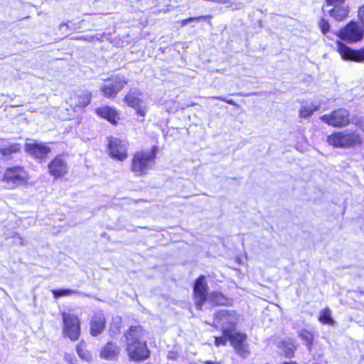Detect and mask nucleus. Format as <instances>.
Returning <instances> with one entry per match:
<instances>
[{"instance_id": "f257e3e1", "label": "nucleus", "mask_w": 364, "mask_h": 364, "mask_svg": "<svg viewBox=\"0 0 364 364\" xmlns=\"http://www.w3.org/2000/svg\"><path fill=\"white\" fill-rule=\"evenodd\" d=\"M141 331V327L132 326L125 334L127 350L130 359L134 361L144 360L149 356L146 343L140 338Z\"/></svg>"}, {"instance_id": "f03ea898", "label": "nucleus", "mask_w": 364, "mask_h": 364, "mask_svg": "<svg viewBox=\"0 0 364 364\" xmlns=\"http://www.w3.org/2000/svg\"><path fill=\"white\" fill-rule=\"evenodd\" d=\"M157 151V146H153L150 150L136 152L132 159V172L139 176L146 174L148 171L155 164Z\"/></svg>"}, {"instance_id": "7ed1b4c3", "label": "nucleus", "mask_w": 364, "mask_h": 364, "mask_svg": "<svg viewBox=\"0 0 364 364\" xmlns=\"http://www.w3.org/2000/svg\"><path fill=\"white\" fill-rule=\"evenodd\" d=\"M327 141L336 148H351L360 145L363 140L356 132L345 130L333 132L328 136Z\"/></svg>"}, {"instance_id": "20e7f679", "label": "nucleus", "mask_w": 364, "mask_h": 364, "mask_svg": "<svg viewBox=\"0 0 364 364\" xmlns=\"http://www.w3.org/2000/svg\"><path fill=\"white\" fill-rule=\"evenodd\" d=\"M28 180L27 172L20 166L8 168L4 171L1 181L9 189H14L24 185Z\"/></svg>"}, {"instance_id": "39448f33", "label": "nucleus", "mask_w": 364, "mask_h": 364, "mask_svg": "<svg viewBox=\"0 0 364 364\" xmlns=\"http://www.w3.org/2000/svg\"><path fill=\"white\" fill-rule=\"evenodd\" d=\"M127 84V80L123 75H115L104 82L100 91L105 97L113 99Z\"/></svg>"}, {"instance_id": "423d86ee", "label": "nucleus", "mask_w": 364, "mask_h": 364, "mask_svg": "<svg viewBox=\"0 0 364 364\" xmlns=\"http://www.w3.org/2000/svg\"><path fill=\"white\" fill-rule=\"evenodd\" d=\"M320 119L333 127H344L350 123L348 109L340 108L320 117Z\"/></svg>"}, {"instance_id": "0eeeda50", "label": "nucleus", "mask_w": 364, "mask_h": 364, "mask_svg": "<svg viewBox=\"0 0 364 364\" xmlns=\"http://www.w3.org/2000/svg\"><path fill=\"white\" fill-rule=\"evenodd\" d=\"M63 333L71 341H75L79 338L80 334V322L77 316L63 313Z\"/></svg>"}, {"instance_id": "6e6552de", "label": "nucleus", "mask_w": 364, "mask_h": 364, "mask_svg": "<svg viewBox=\"0 0 364 364\" xmlns=\"http://www.w3.org/2000/svg\"><path fill=\"white\" fill-rule=\"evenodd\" d=\"M337 36L348 43H354L363 38L364 29L358 23L350 22L341 29Z\"/></svg>"}, {"instance_id": "1a4fd4ad", "label": "nucleus", "mask_w": 364, "mask_h": 364, "mask_svg": "<svg viewBox=\"0 0 364 364\" xmlns=\"http://www.w3.org/2000/svg\"><path fill=\"white\" fill-rule=\"evenodd\" d=\"M128 142L116 137L108 139V150L110 156L118 161H124L127 156Z\"/></svg>"}, {"instance_id": "9d476101", "label": "nucleus", "mask_w": 364, "mask_h": 364, "mask_svg": "<svg viewBox=\"0 0 364 364\" xmlns=\"http://www.w3.org/2000/svg\"><path fill=\"white\" fill-rule=\"evenodd\" d=\"M224 335L228 337V340L238 355L245 358L249 354L245 343L247 338L245 334L235 331V329L230 331V329L225 328Z\"/></svg>"}, {"instance_id": "9b49d317", "label": "nucleus", "mask_w": 364, "mask_h": 364, "mask_svg": "<svg viewBox=\"0 0 364 364\" xmlns=\"http://www.w3.org/2000/svg\"><path fill=\"white\" fill-rule=\"evenodd\" d=\"M237 321V316L235 311L222 309L215 314L214 323L217 326H220L223 328V333L225 328H228L230 331L234 330Z\"/></svg>"}, {"instance_id": "f8f14e48", "label": "nucleus", "mask_w": 364, "mask_h": 364, "mask_svg": "<svg viewBox=\"0 0 364 364\" xmlns=\"http://www.w3.org/2000/svg\"><path fill=\"white\" fill-rule=\"evenodd\" d=\"M336 46L337 51L343 60L358 63L364 61V48L359 50H353L340 41H337Z\"/></svg>"}, {"instance_id": "ddd939ff", "label": "nucleus", "mask_w": 364, "mask_h": 364, "mask_svg": "<svg viewBox=\"0 0 364 364\" xmlns=\"http://www.w3.org/2000/svg\"><path fill=\"white\" fill-rule=\"evenodd\" d=\"M48 172L55 178L64 176L68 173V162L63 155H58L48 164Z\"/></svg>"}, {"instance_id": "4468645a", "label": "nucleus", "mask_w": 364, "mask_h": 364, "mask_svg": "<svg viewBox=\"0 0 364 364\" xmlns=\"http://www.w3.org/2000/svg\"><path fill=\"white\" fill-rule=\"evenodd\" d=\"M205 279V276H200L195 282L193 287L195 304L198 310L201 309L203 304L205 301H206L208 296V284Z\"/></svg>"}, {"instance_id": "2eb2a0df", "label": "nucleus", "mask_w": 364, "mask_h": 364, "mask_svg": "<svg viewBox=\"0 0 364 364\" xmlns=\"http://www.w3.org/2000/svg\"><path fill=\"white\" fill-rule=\"evenodd\" d=\"M141 92L137 89H132L125 96L124 100L130 107L136 110L138 114L141 116L145 115V110L141 108L142 100L139 97Z\"/></svg>"}, {"instance_id": "dca6fc26", "label": "nucleus", "mask_w": 364, "mask_h": 364, "mask_svg": "<svg viewBox=\"0 0 364 364\" xmlns=\"http://www.w3.org/2000/svg\"><path fill=\"white\" fill-rule=\"evenodd\" d=\"M106 324V319L104 314L102 311L95 312L92 316L90 326V334L92 336H97L101 334Z\"/></svg>"}, {"instance_id": "f3484780", "label": "nucleus", "mask_w": 364, "mask_h": 364, "mask_svg": "<svg viewBox=\"0 0 364 364\" xmlns=\"http://www.w3.org/2000/svg\"><path fill=\"white\" fill-rule=\"evenodd\" d=\"M90 98L91 95L89 92H84L80 95H72L67 102L75 112H77L88 105L90 102Z\"/></svg>"}, {"instance_id": "a211bd4d", "label": "nucleus", "mask_w": 364, "mask_h": 364, "mask_svg": "<svg viewBox=\"0 0 364 364\" xmlns=\"http://www.w3.org/2000/svg\"><path fill=\"white\" fill-rule=\"evenodd\" d=\"M26 152L38 159H44L50 152V147L41 144H26Z\"/></svg>"}, {"instance_id": "6ab92c4d", "label": "nucleus", "mask_w": 364, "mask_h": 364, "mask_svg": "<svg viewBox=\"0 0 364 364\" xmlns=\"http://www.w3.org/2000/svg\"><path fill=\"white\" fill-rule=\"evenodd\" d=\"M95 112L98 116L107 119L114 124H115L119 119V114L118 111L112 107L104 106L99 107L96 109Z\"/></svg>"}, {"instance_id": "aec40b11", "label": "nucleus", "mask_w": 364, "mask_h": 364, "mask_svg": "<svg viewBox=\"0 0 364 364\" xmlns=\"http://www.w3.org/2000/svg\"><path fill=\"white\" fill-rule=\"evenodd\" d=\"M333 9L328 11L331 16L334 18L336 21H340L344 20L348 14V6L346 5L345 2L338 4V5H332Z\"/></svg>"}, {"instance_id": "412c9836", "label": "nucleus", "mask_w": 364, "mask_h": 364, "mask_svg": "<svg viewBox=\"0 0 364 364\" xmlns=\"http://www.w3.org/2000/svg\"><path fill=\"white\" fill-rule=\"evenodd\" d=\"M119 348L112 342H108L102 349L100 357L105 360H114L118 356Z\"/></svg>"}, {"instance_id": "4be33fe9", "label": "nucleus", "mask_w": 364, "mask_h": 364, "mask_svg": "<svg viewBox=\"0 0 364 364\" xmlns=\"http://www.w3.org/2000/svg\"><path fill=\"white\" fill-rule=\"evenodd\" d=\"M206 300L214 305H224L227 302L225 296L218 291H214L208 295Z\"/></svg>"}, {"instance_id": "5701e85b", "label": "nucleus", "mask_w": 364, "mask_h": 364, "mask_svg": "<svg viewBox=\"0 0 364 364\" xmlns=\"http://www.w3.org/2000/svg\"><path fill=\"white\" fill-rule=\"evenodd\" d=\"M318 320L323 324L333 325L335 321L331 317V311L326 308L323 309L319 314Z\"/></svg>"}, {"instance_id": "b1692460", "label": "nucleus", "mask_w": 364, "mask_h": 364, "mask_svg": "<svg viewBox=\"0 0 364 364\" xmlns=\"http://www.w3.org/2000/svg\"><path fill=\"white\" fill-rule=\"evenodd\" d=\"M76 350L77 355L81 359L87 362L92 360V355L90 352L85 349V346L82 342H81L79 345L77 346Z\"/></svg>"}, {"instance_id": "393cba45", "label": "nucleus", "mask_w": 364, "mask_h": 364, "mask_svg": "<svg viewBox=\"0 0 364 364\" xmlns=\"http://www.w3.org/2000/svg\"><path fill=\"white\" fill-rule=\"evenodd\" d=\"M318 109V105L311 104V105H303L299 110V115L301 117L306 118L310 117L314 112Z\"/></svg>"}, {"instance_id": "a878e982", "label": "nucleus", "mask_w": 364, "mask_h": 364, "mask_svg": "<svg viewBox=\"0 0 364 364\" xmlns=\"http://www.w3.org/2000/svg\"><path fill=\"white\" fill-rule=\"evenodd\" d=\"M53 296L55 298H58L61 296H67L74 294H79L80 292L77 290L70 289H53L51 290Z\"/></svg>"}, {"instance_id": "bb28decb", "label": "nucleus", "mask_w": 364, "mask_h": 364, "mask_svg": "<svg viewBox=\"0 0 364 364\" xmlns=\"http://www.w3.org/2000/svg\"><path fill=\"white\" fill-rule=\"evenodd\" d=\"M120 323H121V318H115L112 320V322L111 323L110 326V334L112 336H114V335L119 333L120 330Z\"/></svg>"}, {"instance_id": "cd10ccee", "label": "nucleus", "mask_w": 364, "mask_h": 364, "mask_svg": "<svg viewBox=\"0 0 364 364\" xmlns=\"http://www.w3.org/2000/svg\"><path fill=\"white\" fill-rule=\"evenodd\" d=\"M299 336L304 340L307 345L310 346L312 343L313 336L310 332L303 331L299 332Z\"/></svg>"}, {"instance_id": "c85d7f7f", "label": "nucleus", "mask_w": 364, "mask_h": 364, "mask_svg": "<svg viewBox=\"0 0 364 364\" xmlns=\"http://www.w3.org/2000/svg\"><path fill=\"white\" fill-rule=\"evenodd\" d=\"M318 26L323 34H326L328 32L330 25L326 19L321 18L318 22Z\"/></svg>"}, {"instance_id": "c756f323", "label": "nucleus", "mask_w": 364, "mask_h": 364, "mask_svg": "<svg viewBox=\"0 0 364 364\" xmlns=\"http://www.w3.org/2000/svg\"><path fill=\"white\" fill-rule=\"evenodd\" d=\"M228 341H229L228 340V336H225V335L223 333V336L215 337V344L217 346H219L220 345L221 346H225Z\"/></svg>"}, {"instance_id": "7c9ffc66", "label": "nucleus", "mask_w": 364, "mask_h": 364, "mask_svg": "<svg viewBox=\"0 0 364 364\" xmlns=\"http://www.w3.org/2000/svg\"><path fill=\"white\" fill-rule=\"evenodd\" d=\"M206 16H198V17H191L184 20H182L181 21V26H184L187 25L188 23L194 21H199L200 19L205 18Z\"/></svg>"}, {"instance_id": "2f4dec72", "label": "nucleus", "mask_w": 364, "mask_h": 364, "mask_svg": "<svg viewBox=\"0 0 364 364\" xmlns=\"http://www.w3.org/2000/svg\"><path fill=\"white\" fill-rule=\"evenodd\" d=\"M64 359L69 364H77V360L74 355L70 353H65L64 355Z\"/></svg>"}, {"instance_id": "473e14b6", "label": "nucleus", "mask_w": 364, "mask_h": 364, "mask_svg": "<svg viewBox=\"0 0 364 364\" xmlns=\"http://www.w3.org/2000/svg\"><path fill=\"white\" fill-rule=\"evenodd\" d=\"M210 98L222 100L223 102L228 103L229 105H235V102L232 100H228L221 96H213V97H210Z\"/></svg>"}, {"instance_id": "72a5a7b5", "label": "nucleus", "mask_w": 364, "mask_h": 364, "mask_svg": "<svg viewBox=\"0 0 364 364\" xmlns=\"http://www.w3.org/2000/svg\"><path fill=\"white\" fill-rule=\"evenodd\" d=\"M352 123L363 130V123L362 120L358 119H353Z\"/></svg>"}, {"instance_id": "f704fd0d", "label": "nucleus", "mask_w": 364, "mask_h": 364, "mask_svg": "<svg viewBox=\"0 0 364 364\" xmlns=\"http://www.w3.org/2000/svg\"><path fill=\"white\" fill-rule=\"evenodd\" d=\"M328 5H338L345 2V0H326Z\"/></svg>"}, {"instance_id": "c9c22d12", "label": "nucleus", "mask_w": 364, "mask_h": 364, "mask_svg": "<svg viewBox=\"0 0 364 364\" xmlns=\"http://www.w3.org/2000/svg\"><path fill=\"white\" fill-rule=\"evenodd\" d=\"M358 16L360 18L361 21L364 23V5L359 8Z\"/></svg>"}, {"instance_id": "e433bc0d", "label": "nucleus", "mask_w": 364, "mask_h": 364, "mask_svg": "<svg viewBox=\"0 0 364 364\" xmlns=\"http://www.w3.org/2000/svg\"><path fill=\"white\" fill-rule=\"evenodd\" d=\"M293 354V351L291 350H290L289 351H288L287 353V356H289V357H291Z\"/></svg>"}, {"instance_id": "4c0bfd02", "label": "nucleus", "mask_w": 364, "mask_h": 364, "mask_svg": "<svg viewBox=\"0 0 364 364\" xmlns=\"http://www.w3.org/2000/svg\"><path fill=\"white\" fill-rule=\"evenodd\" d=\"M205 364H218V363L212 362V361H207Z\"/></svg>"}, {"instance_id": "58836bf2", "label": "nucleus", "mask_w": 364, "mask_h": 364, "mask_svg": "<svg viewBox=\"0 0 364 364\" xmlns=\"http://www.w3.org/2000/svg\"><path fill=\"white\" fill-rule=\"evenodd\" d=\"M283 364H297V363H296L295 362H286Z\"/></svg>"}]
</instances>
